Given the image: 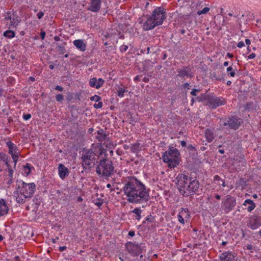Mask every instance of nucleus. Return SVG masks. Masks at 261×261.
<instances>
[{
	"instance_id": "obj_1",
	"label": "nucleus",
	"mask_w": 261,
	"mask_h": 261,
	"mask_svg": "<svg viewBox=\"0 0 261 261\" xmlns=\"http://www.w3.org/2000/svg\"><path fill=\"white\" fill-rule=\"evenodd\" d=\"M123 191L130 203L141 204L146 203L150 199V189L135 176H128L125 179Z\"/></svg>"
},
{
	"instance_id": "obj_2",
	"label": "nucleus",
	"mask_w": 261,
	"mask_h": 261,
	"mask_svg": "<svg viewBox=\"0 0 261 261\" xmlns=\"http://www.w3.org/2000/svg\"><path fill=\"white\" fill-rule=\"evenodd\" d=\"M99 151L98 156L104 155L98 162H97L96 173L98 176L105 179L112 176L116 173L115 167L112 161L108 160L107 150L103 148L101 144L98 146Z\"/></svg>"
},
{
	"instance_id": "obj_3",
	"label": "nucleus",
	"mask_w": 261,
	"mask_h": 261,
	"mask_svg": "<svg viewBox=\"0 0 261 261\" xmlns=\"http://www.w3.org/2000/svg\"><path fill=\"white\" fill-rule=\"evenodd\" d=\"M166 18V10L163 7H157L152 14L147 17V20L143 24L144 30L148 31L161 25Z\"/></svg>"
},
{
	"instance_id": "obj_4",
	"label": "nucleus",
	"mask_w": 261,
	"mask_h": 261,
	"mask_svg": "<svg viewBox=\"0 0 261 261\" xmlns=\"http://www.w3.org/2000/svg\"><path fill=\"white\" fill-rule=\"evenodd\" d=\"M195 174H196V172L193 171L191 172L189 175H184V178L185 180L183 181V183L180 182V185L178 189L181 192L182 190L181 188H184V195L185 196L192 195L195 193L196 190V189H195L196 186L195 182L196 180V176Z\"/></svg>"
},
{
	"instance_id": "obj_5",
	"label": "nucleus",
	"mask_w": 261,
	"mask_h": 261,
	"mask_svg": "<svg viewBox=\"0 0 261 261\" xmlns=\"http://www.w3.org/2000/svg\"><path fill=\"white\" fill-rule=\"evenodd\" d=\"M96 154L92 149L84 148L81 156V164L83 169L90 170L97 163L95 156Z\"/></svg>"
},
{
	"instance_id": "obj_6",
	"label": "nucleus",
	"mask_w": 261,
	"mask_h": 261,
	"mask_svg": "<svg viewBox=\"0 0 261 261\" xmlns=\"http://www.w3.org/2000/svg\"><path fill=\"white\" fill-rule=\"evenodd\" d=\"M179 154V152L177 149L170 147L168 150L163 153L162 159L164 162L168 164L169 168H174L179 164L178 158Z\"/></svg>"
},
{
	"instance_id": "obj_7",
	"label": "nucleus",
	"mask_w": 261,
	"mask_h": 261,
	"mask_svg": "<svg viewBox=\"0 0 261 261\" xmlns=\"http://www.w3.org/2000/svg\"><path fill=\"white\" fill-rule=\"evenodd\" d=\"M197 101H205L206 104L212 109H215L226 103V100L224 98L207 94H201L200 96H197Z\"/></svg>"
},
{
	"instance_id": "obj_8",
	"label": "nucleus",
	"mask_w": 261,
	"mask_h": 261,
	"mask_svg": "<svg viewBox=\"0 0 261 261\" xmlns=\"http://www.w3.org/2000/svg\"><path fill=\"white\" fill-rule=\"evenodd\" d=\"M18 184L17 185V189L20 192L24 194V195L31 198L32 197L36 190V185L34 183H26L23 181H17Z\"/></svg>"
},
{
	"instance_id": "obj_9",
	"label": "nucleus",
	"mask_w": 261,
	"mask_h": 261,
	"mask_svg": "<svg viewBox=\"0 0 261 261\" xmlns=\"http://www.w3.org/2000/svg\"><path fill=\"white\" fill-rule=\"evenodd\" d=\"M142 243L138 244L128 242L125 244V247L127 251L133 256H138L144 249Z\"/></svg>"
},
{
	"instance_id": "obj_10",
	"label": "nucleus",
	"mask_w": 261,
	"mask_h": 261,
	"mask_svg": "<svg viewBox=\"0 0 261 261\" xmlns=\"http://www.w3.org/2000/svg\"><path fill=\"white\" fill-rule=\"evenodd\" d=\"M210 8L202 1L197 0V20L200 18H204L209 12Z\"/></svg>"
},
{
	"instance_id": "obj_11",
	"label": "nucleus",
	"mask_w": 261,
	"mask_h": 261,
	"mask_svg": "<svg viewBox=\"0 0 261 261\" xmlns=\"http://www.w3.org/2000/svg\"><path fill=\"white\" fill-rule=\"evenodd\" d=\"M261 225V218L257 216H253L250 218L248 226L252 229H256Z\"/></svg>"
},
{
	"instance_id": "obj_12",
	"label": "nucleus",
	"mask_w": 261,
	"mask_h": 261,
	"mask_svg": "<svg viewBox=\"0 0 261 261\" xmlns=\"http://www.w3.org/2000/svg\"><path fill=\"white\" fill-rule=\"evenodd\" d=\"M242 122V120L239 119L237 117H232L230 118L228 122V123H224L223 125L226 126L228 125L229 127L233 129H237L238 128L239 126L240 125L241 123Z\"/></svg>"
},
{
	"instance_id": "obj_13",
	"label": "nucleus",
	"mask_w": 261,
	"mask_h": 261,
	"mask_svg": "<svg viewBox=\"0 0 261 261\" xmlns=\"http://www.w3.org/2000/svg\"><path fill=\"white\" fill-rule=\"evenodd\" d=\"M9 211V207L6 200L0 199V217L7 215Z\"/></svg>"
},
{
	"instance_id": "obj_14",
	"label": "nucleus",
	"mask_w": 261,
	"mask_h": 261,
	"mask_svg": "<svg viewBox=\"0 0 261 261\" xmlns=\"http://www.w3.org/2000/svg\"><path fill=\"white\" fill-rule=\"evenodd\" d=\"M236 204V199L233 197H230L225 201L224 204L223 209L227 213H228L234 207Z\"/></svg>"
},
{
	"instance_id": "obj_15",
	"label": "nucleus",
	"mask_w": 261,
	"mask_h": 261,
	"mask_svg": "<svg viewBox=\"0 0 261 261\" xmlns=\"http://www.w3.org/2000/svg\"><path fill=\"white\" fill-rule=\"evenodd\" d=\"M10 13L8 14V16H6L5 19L9 20L10 23L8 24V28L11 29L13 27H16L18 24L20 22V20L17 19V16L13 14V15H9Z\"/></svg>"
},
{
	"instance_id": "obj_16",
	"label": "nucleus",
	"mask_w": 261,
	"mask_h": 261,
	"mask_svg": "<svg viewBox=\"0 0 261 261\" xmlns=\"http://www.w3.org/2000/svg\"><path fill=\"white\" fill-rule=\"evenodd\" d=\"M221 261H237L233 254L230 251L222 253L219 256Z\"/></svg>"
},
{
	"instance_id": "obj_17",
	"label": "nucleus",
	"mask_w": 261,
	"mask_h": 261,
	"mask_svg": "<svg viewBox=\"0 0 261 261\" xmlns=\"http://www.w3.org/2000/svg\"><path fill=\"white\" fill-rule=\"evenodd\" d=\"M59 175L62 179H64L69 174V169L63 164H60L58 166Z\"/></svg>"
},
{
	"instance_id": "obj_18",
	"label": "nucleus",
	"mask_w": 261,
	"mask_h": 261,
	"mask_svg": "<svg viewBox=\"0 0 261 261\" xmlns=\"http://www.w3.org/2000/svg\"><path fill=\"white\" fill-rule=\"evenodd\" d=\"M14 196L15 197L16 202L20 204L24 203L26 199L28 198L24 196V194L20 192V191L17 189V190L14 192Z\"/></svg>"
},
{
	"instance_id": "obj_19",
	"label": "nucleus",
	"mask_w": 261,
	"mask_h": 261,
	"mask_svg": "<svg viewBox=\"0 0 261 261\" xmlns=\"http://www.w3.org/2000/svg\"><path fill=\"white\" fill-rule=\"evenodd\" d=\"M6 145L9 148V153L11 154V156L16 155L17 153V154H20L17 146L11 141L6 142Z\"/></svg>"
},
{
	"instance_id": "obj_20",
	"label": "nucleus",
	"mask_w": 261,
	"mask_h": 261,
	"mask_svg": "<svg viewBox=\"0 0 261 261\" xmlns=\"http://www.w3.org/2000/svg\"><path fill=\"white\" fill-rule=\"evenodd\" d=\"M101 7V1L100 0H91L90 6L89 10L91 11L96 12L98 11Z\"/></svg>"
},
{
	"instance_id": "obj_21",
	"label": "nucleus",
	"mask_w": 261,
	"mask_h": 261,
	"mask_svg": "<svg viewBox=\"0 0 261 261\" xmlns=\"http://www.w3.org/2000/svg\"><path fill=\"white\" fill-rule=\"evenodd\" d=\"M74 45L80 51H84L86 49V44L82 39L75 40L73 42Z\"/></svg>"
},
{
	"instance_id": "obj_22",
	"label": "nucleus",
	"mask_w": 261,
	"mask_h": 261,
	"mask_svg": "<svg viewBox=\"0 0 261 261\" xmlns=\"http://www.w3.org/2000/svg\"><path fill=\"white\" fill-rule=\"evenodd\" d=\"M97 133L98 136L96 137V139L98 140V141L101 142L108 139L107 135L105 134L103 129H99L97 130Z\"/></svg>"
},
{
	"instance_id": "obj_23",
	"label": "nucleus",
	"mask_w": 261,
	"mask_h": 261,
	"mask_svg": "<svg viewBox=\"0 0 261 261\" xmlns=\"http://www.w3.org/2000/svg\"><path fill=\"white\" fill-rule=\"evenodd\" d=\"M249 205L248 207L247 208V210L248 212H251L255 207V205L254 202L251 199H246L245 200L243 205Z\"/></svg>"
},
{
	"instance_id": "obj_24",
	"label": "nucleus",
	"mask_w": 261,
	"mask_h": 261,
	"mask_svg": "<svg viewBox=\"0 0 261 261\" xmlns=\"http://www.w3.org/2000/svg\"><path fill=\"white\" fill-rule=\"evenodd\" d=\"M205 136L208 142H211L214 138L213 131L211 129H207L205 131Z\"/></svg>"
},
{
	"instance_id": "obj_25",
	"label": "nucleus",
	"mask_w": 261,
	"mask_h": 261,
	"mask_svg": "<svg viewBox=\"0 0 261 261\" xmlns=\"http://www.w3.org/2000/svg\"><path fill=\"white\" fill-rule=\"evenodd\" d=\"M0 160L5 162L7 167L10 166L9 161L11 160V159L9 158L5 153L0 152Z\"/></svg>"
},
{
	"instance_id": "obj_26",
	"label": "nucleus",
	"mask_w": 261,
	"mask_h": 261,
	"mask_svg": "<svg viewBox=\"0 0 261 261\" xmlns=\"http://www.w3.org/2000/svg\"><path fill=\"white\" fill-rule=\"evenodd\" d=\"M142 211L140 208L137 207L133 210L131 212L136 215L135 218L137 220H140L141 218V214Z\"/></svg>"
},
{
	"instance_id": "obj_27",
	"label": "nucleus",
	"mask_w": 261,
	"mask_h": 261,
	"mask_svg": "<svg viewBox=\"0 0 261 261\" xmlns=\"http://www.w3.org/2000/svg\"><path fill=\"white\" fill-rule=\"evenodd\" d=\"M3 35L7 38L11 39L15 37V33L12 30H7L4 33Z\"/></svg>"
},
{
	"instance_id": "obj_28",
	"label": "nucleus",
	"mask_w": 261,
	"mask_h": 261,
	"mask_svg": "<svg viewBox=\"0 0 261 261\" xmlns=\"http://www.w3.org/2000/svg\"><path fill=\"white\" fill-rule=\"evenodd\" d=\"M140 144L139 143H136L132 145L130 147L131 151L134 153H137L140 150Z\"/></svg>"
},
{
	"instance_id": "obj_29",
	"label": "nucleus",
	"mask_w": 261,
	"mask_h": 261,
	"mask_svg": "<svg viewBox=\"0 0 261 261\" xmlns=\"http://www.w3.org/2000/svg\"><path fill=\"white\" fill-rule=\"evenodd\" d=\"M226 71L230 76L234 77L235 76L236 71V68H234L232 66H230L227 68Z\"/></svg>"
},
{
	"instance_id": "obj_30",
	"label": "nucleus",
	"mask_w": 261,
	"mask_h": 261,
	"mask_svg": "<svg viewBox=\"0 0 261 261\" xmlns=\"http://www.w3.org/2000/svg\"><path fill=\"white\" fill-rule=\"evenodd\" d=\"M66 44L65 42H64L61 45H58L57 46L58 50L59 51L60 54H64L66 51V49L65 47V45Z\"/></svg>"
},
{
	"instance_id": "obj_31",
	"label": "nucleus",
	"mask_w": 261,
	"mask_h": 261,
	"mask_svg": "<svg viewBox=\"0 0 261 261\" xmlns=\"http://www.w3.org/2000/svg\"><path fill=\"white\" fill-rule=\"evenodd\" d=\"M97 84V80L95 77L92 78L89 81V85L91 87L96 88Z\"/></svg>"
},
{
	"instance_id": "obj_32",
	"label": "nucleus",
	"mask_w": 261,
	"mask_h": 261,
	"mask_svg": "<svg viewBox=\"0 0 261 261\" xmlns=\"http://www.w3.org/2000/svg\"><path fill=\"white\" fill-rule=\"evenodd\" d=\"M178 76L184 77L189 76V73L185 69L180 70L178 71Z\"/></svg>"
},
{
	"instance_id": "obj_33",
	"label": "nucleus",
	"mask_w": 261,
	"mask_h": 261,
	"mask_svg": "<svg viewBox=\"0 0 261 261\" xmlns=\"http://www.w3.org/2000/svg\"><path fill=\"white\" fill-rule=\"evenodd\" d=\"M31 167L29 164H27L26 166H24L23 171L28 175L31 172Z\"/></svg>"
},
{
	"instance_id": "obj_34",
	"label": "nucleus",
	"mask_w": 261,
	"mask_h": 261,
	"mask_svg": "<svg viewBox=\"0 0 261 261\" xmlns=\"http://www.w3.org/2000/svg\"><path fill=\"white\" fill-rule=\"evenodd\" d=\"M56 99L58 102H62L64 99V95L62 94H58L56 96Z\"/></svg>"
},
{
	"instance_id": "obj_35",
	"label": "nucleus",
	"mask_w": 261,
	"mask_h": 261,
	"mask_svg": "<svg viewBox=\"0 0 261 261\" xmlns=\"http://www.w3.org/2000/svg\"><path fill=\"white\" fill-rule=\"evenodd\" d=\"M105 81L101 78L97 80V84L96 85V89H99L100 87L102 86Z\"/></svg>"
},
{
	"instance_id": "obj_36",
	"label": "nucleus",
	"mask_w": 261,
	"mask_h": 261,
	"mask_svg": "<svg viewBox=\"0 0 261 261\" xmlns=\"http://www.w3.org/2000/svg\"><path fill=\"white\" fill-rule=\"evenodd\" d=\"M20 155V154H16V155H12V158L13 159V161L14 163V167L16 166V163L17 162L19 156Z\"/></svg>"
},
{
	"instance_id": "obj_37",
	"label": "nucleus",
	"mask_w": 261,
	"mask_h": 261,
	"mask_svg": "<svg viewBox=\"0 0 261 261\" xmlns=\"http://www.w3.org/2000/svg\"><path fill=\"white\" fill-rule=\"evenodd\" d=\"M103 203V200L98 198L94 202V204L100 207Z\"/></svg>"
},
{
	"instance_id": "obj_38",
	"label": "nucleus",
	"mask_w": 261,
	"mask_h": 261,
	"mask_svg": "<svg viewBox=\"0 0 261 261\" xmlns=\"http://www.w3.org/2000/svg\"><path fill=\"white\" fill-rule=\"evenodd\" d=\"M8 170L9 178H13V170L10 166H8Z\"/></svg>"
},
{
	"instance_id": "obj_39",
	"label": "nucleus",
	"mask_w": 261,
	"mask_h": 261,
	"mask_svg": "<svg viewBox=\"0 0 261 261\" xmlns=\"http://www.w3.org/2000/svg\"><path fill=\"white\" fill-rule=\"evenodd\" d=\"M126 91L122 88H120L118 90V93H117V94H118V96L119 97H122L124 96V93Z\"/></svg>"
},
{
	"instance_id": "obj_40",
	"label": "nucleus",
	"mask_w": 261,
	"mask_h": 261,
	"mask_svg": "<svg viewBox=\"0 0 261 261\" xmlns=\"http://www.w3.org/2000/svg\"><path fill=\"white\" fill-rule=\"evenodd\" d=\"M91 101H95L96 102L99 101L101 99V97L99 96L95 95L90 98Z\"/></svg>"
},
{
	"instance_id": "obj_41",
	"label": "nucleus",
	"mask_w": 261,
	"mask_h": 261,
	"mask_svg": "<svg viewBox=\"0 0 261 261\" xmlns=\"http://www.w3.org/2000/svg\"><path fill=\"white\" fill-rule=\"evenodd\" d=\"M153 220L154 217L150 215L146 218L145 221L143 222V224H145L146 221L149 222H152L153 221Z\"/></svg>"
},
{
	"instance_id": "obj_42",
	"label": "nucleus",
	"mask_w": 261,
	"mask_h": 261,
	"mask_svg": "<svg viewBox=\"0 0 261 261\" xmlns=\"http://www.w3.org/2000/svg\"><path fill=\"white\" fill-rule=\"evenodd\" d=\"M103 106V103L101 101L99 102L98 103H95L93 105V107L95 109H100Z\"/></svg>"
},
{
	"instance_id": "obj_43",
	"label": "nucleus",
	"mask_w": 261,
	"mask_h": 261,
	"mask_svg": "<svg viewBox=\"0 0 261 261\" xmlns=\"http://www.w3.org/2000/svg\"><path fill=\"white\" fill-rule=\"evenodd\" d=\"M128 49V46L127 45L123 44L120 47V50L122 53H124Z\"/></svg>"
},
{
	"instance_id": "obj_44",
	"label": "nucleus",
	"mask_w": 261,
	"mask_h": 261,
	"mask_svg": "<svg viewBox=\"0 0 261 261\" xmlns=\"http://www.w3.org/2000/svg\"><path fill=\"white\" fill-rule=\"evenodd\" d=\"M31 118V115L30 114H24L23 115V118L25 120H28Z\"/></svg>"
},
{
	"instance_id": "obj_45",
	"label": "nucleus",
	"mask_w": 261,
	"mask_h": 261,
	"mask_svg": "<svg viewBox=\"0 0 261 261\" xmlns=\"http://www.w3.org/2000/svg\"><path fill=\"white\" fill-rule=\"evenodd\" d=\"M150 48L149 47H147L146 49H141L140 50L141 53L144 54L145 52L148 54L149 53Z\"/></svg>"
},
{
	"instance_id": "obj_46",
	"label": "nucleus",
	"mask_w": 261,
	"mask_h": 261,
	"mask_svg": "<svg viewBox=\"0 0 261 261\" xmlns=\"http://www.w3.org/2000/svg\"><path fill=\"white\" fill-rule=\"evenodd\" d=\"M44 15V13L42 11H40L37 14V18L39 19H41Z\"/></svg>"
},
{
	"instance_id": "obj_47",
	"label": "nucleus",
	"mask_w": 261,
	"mask_h": 261,
	"mask_svg": "<svg viewBox=\"0 0 261 261\" xmlns=\"http://www.w3.org/2000/svg\"><path fill=\"white\" fill-rule=\"evenodd\" d=\"M177 218L180 223H181V224L184 223V219L181 215H178Z\"/></svg>"
},
{
	"instance_id": "obj_48",
	"label": "nucleus",
	"mask_w": 261,
	"mask_h": 261,
	"mask_svg": "<svg viewBox=\"0 0 261 261\" xmlns=\"http://www.w3.org/2000/svg\"><path fill=\"white\" fill-rule=\"evenodd\" d=\"M55 89L56 90H58L59 91H63L64 90V88L62 87L59 85L56 86L55 87Z\"/></svg>"
},
{
	"instance_id": "obj_49",
	"label": "nucleus",
	"mask_w": 261,
	"mask_h": 261,
	"mask_svg": "<svg viewBox=\"0 0 261 261\" xmlns=\"http://www.w3.org/2000/svg\"><path fill=\"white\" fill-rule=\"evenodd\" d=\"M245 46V44L244 43L243 41H240L238 44H237V46L239 47V48H242L243 47H244Z\"/></svg>"
},
{
	"instance_id": "obj_50",
	"label": "nucleus",
	"mask_w": 261,
	"mask_h": 261,
	"mask_svg": "<svg viewBox=\"0 0 261 261\" xmlns=\"http://www.w3.org/2000/svg\"><path fill=\"white\" fill-rule=\"evenodd\" d=\"M187 149H189V150H194L195 149V147L193 146L191 144H189L188 145V147H187Z\"/></svg>"
},
{
	"instance_id": "obj_51",
	"label": "nucleus",
	"mask_w": 261,
	"mask_h": 261,
	"mask_svg": "<svg viewBox=\"0 0 261 261\" xmlns=\"http://www.w3.org/2000/svg\"><path fill=\"white\" fill-rule=\"evenodd\" d=\"M256 56V55L254 53H252L250 55L248 56V59H254Z\"/></svg>"
},
{
	"instance_id": "obj_52",
	"label": "nucleus",
	"mask_w": 261,
	"mask_h": 261,
	"mask_svg": "<svg viewBox=\"0 0 261 261\" xmlns=\"http://www.w3.org/2000/svg\"><path fill=\"white\" fill-rule=\"evenodd\" d=\"M45 32H44V31H41V33H40V36H41V38L43 40L44 38H45Z\"/></svg>"
},
{
	"instance_id": "obj_53",
	"label": "nucleus",
	"mask_w": 261,
	"mask_h": 261,
	"mask_svg": "<svg viewBox=\"0 0 261 261\" xmlns=\"http://www.w3.org/2000/svg\"><path fill=\"white\" fill-rule=\"evenodd\" d=\"M128 235L130 237H133L135 235V231L133 230H130L128 232Z\"/></svg>"
},
{
	"instance_id": "obj_54",
	"label": "nucleus",
	"mask_w": 261,
	"mask_h": 261,
	"mask_svg": "<svg viewBox=\"0 0 261 261\" xmlns=\"http://www.w3.org/2000/svg\"><path fill=\"white\" fill-rule=\"evenodd\" d=\"M66 249V246H60V247H59V250L60 251H64Z\"/></svg>"
},
{
	"instance_id": "obj_55",
	"label": "nucleus",
	"mask_w": 261,
	"mask_h": 261,
	"mask_svg": "<svg viewBox=\"0 0 261 261\" xmlns=\"http://www.w3.org/2000/svg\"><path fill=\"white\" fill-rule=\"evenodd\" d=\"M245 43L246 45L249 46L251 44V41L249 39H245Z\"/></svg>"
},
{
	"instance_id": "obj_56",
	"label": "nucleus",
	"mask_w": 261,
	"mask_h": 261,
	"mask_svg": "<svg viewBox=\"0 0 261 261\" xmlns=\"http://www.w3.org/2000/svg\"><path fill=\"white\" fill-rule=\"evenodd\" d=\"M13 179L9 178V179L7 182V184H8V185H10L12 184V183H13Z\"/></svg>"
},
{
	"instance_id": "obj_57",
	"label": "nucleus",
	"mask_w": 261,
	"mask_h": 261,
	"mask_svg": "<svg viewBox=\"0 0 261 261\" xmlns=\"http://www.w3.org/2000/svg\"><path fill=\"white\" fill-rule=\"evenodd\" d=\"M191 94L193 95H196V89L193 88L191 92Z\"/></svg>"
},
{
	"instance_id": "obj_58",
	"label": "nucleus",
	"mask_w": 261,
	"mask_h": 261,
	"mask_svg": "<svg viewBox=\"0 0 261 261\" xmlns=\"http://www.w3.org/2000/svg\"><path fill=\"white\" fill-rule=\"evenodd\" d=\"M54 40L56 41H59L60 40V38L59 36H56L54 37Z\"/></svg>"
},
{
	"instance_id": "obj_59",
	"label": "nucleus",
	"mask_w": 261,
	"mask_h": 261,
	"mask_svg": "<svg viewBox=\"0 0 261 261\" xmlns=\"http://www.w3.org/2000/svg\"><path fill=\"white\" fill-rule=\"evenodd\" d=\"M143 81L145 83H147L149 81V79L148 77H144L143 79Z\"/></svg>"
},
{
	"instance_id": "obj_60",
	"label": "nucleus",
	"mask_w": 261,
	"mask_h": 261,
	"mask_svg": "<svg viewBox=\"0 0 261 261\" xmlns=\"http://www.w3.org/2000/svg\"><path fill=\"white\" fill-rule=\"evenodd\" d=\"M130 148V147H129L128 145H126V144H125L123 145V148L125 149V150H127L129 148Z\"/></svg>"
},
{
	"instance_id": "obj_61",
	"label": "nucleus",
	"mask_w": 261,
	"mask_h": 261,
	"mask_svg": "<svg viewBox=\"0 0 261 261\" xmlns=\"http://www.w3.org/2000/svg\"><path fill=\"white\" fill-rule=\"evenodd\" d=\"M226 55L229 58H232L233 57V55L232 54L229 53H227Z\"/></svg>"
},
{
	"instance_id": "obj_62",
	"label": "nucleus",
	"mask_w": 261,
	"mask_h": 261,
	"mask_svg": "<svg viewBox=\"0 0 261 261\" xmlns=\"http://www.w3.org/2000/svg\"><path fill=\"white\" fill-rule=\"evenodd\" d=\"M181 145L182 147H185L186 146V142L185 141H182L181 142Z\"/></svg>"
},
{
	"instance_id": "obj_63",
	"label": "nucleus",
	"mask_w": 261,
	"mask_h": 261,
	"mask_svg": "<svg viewBox=\"0 0 261 261\" xmlns=\"http://www.w3.org/2000/svg\"><path fill=\"white\" fill-rule=\"evenodd\" d=\"M140 75H137L136 76L135 79H134V80L135 81H138L140 80Z\"/></svg>"
},
{
	"instance_id": "obj_64",
	"label": "nucleus",
	"mask_w": 261,
	"mask_h": 261,
	"mask_svg": "<svg viewBox=\"0 0 261 261\" xmlns=\"http://www.w3.org/2000/svg\"><path fill=\"white\" fill-rule=\"evenodd\" d=\"M14 259H15V261H19L20 260L19 257L18 256H16L14 257Z\"/></svg>"
}]
</instances>
